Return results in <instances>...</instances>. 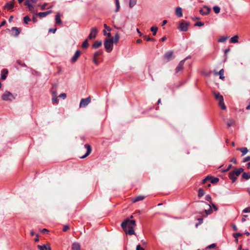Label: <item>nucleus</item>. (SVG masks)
<instances>
[{
  "mask_svg": "<svg viewBox=\"0 0 250 250\" xmlns=\"http://www.w3.org/2000/svg\"><path fill=\"white\" fill-rule=\"evenodd\" d=\"M72 250H80V245L78 243H74L72 245Z\"/></svg>",
  "mask_w": 250,
  "mask_h": 250,
  "instance_id": "a878e982",
  "label": "nucleus"
},
{
  "mask_svg": "<svg viewBox=\"0 0 250 250\" xmlns=\"http://www.w3.org/2000/svg\"><path fill=\"white\" fill-rule=\"evenodd\" d=\"M232 228L233 230L234 231H236L238 229L236 226L235 224H233L232 225Z\"/></svg>",
  "mask_w": 250,
  "mask_h": 250,
  "instance_id": "338daca9",
  "label": "nucleus"
},
{
  "mask_svg": "<svg viewBox=\"0 0 250 250\" xmlns=\"http://www.w3.org/2000/svg\"><path fill=\"white\" fill-rule=\"evenodd\" d=\"M58 99L57 97H54L52 98V101L54 104H58Z\"/></svg>",
  "mask_w": 250,
  "mask_h": 250,
  "instance_id": "a18cd8bd",
  "label": "nucleus"
},
{
  "mask_svg": "<svg viewBox=\"0 0 250 250\" xmlns=\"http://www.w3.org/2000/svg\"><path fill=\"white\" fill-rule=\"evenodd\" d=\"M104 47L107 52H110L113 49V38L106 39L104 42Z\"/></svg>",
  "mask_w": 250,
  "mask_h": 250,
  "instance_id": "f03ea898",
  "label": "nucleus"
},
{
  "mask_svg": "<svg viewBox=\"0 0 250 250\" xmlns=\"http://www.w3.org/2000/svg\"><path fill=\"white\" fill-rule=\"evenodd\" d=\"M84 147L86 149V152L84 155L80 157L81 159H84V158H86L87 156H88L91 153V151H92V148L89 144H85L84 146Z\"/></svg>",
  "mask_w": 250,
  "mask_h": 250,
  "instance_id": "0eeeda50",
  "label": "nucleus"
},
{
  "mask_svg": "<svg viewBox=\"0 0 250 250\" xmlns=\"http://www.w3.org/2000/svg\"><path fill=\"white\" fill-rule=\"evenodd\" d=\"M102 44V42L101 41H96L92 45V47L94 49H97L100 47Z\"/></svg>",
  "mask_w": 250,
  "mask_h": 250,
  "instance_id": "6ab92c4d",
  "label": "nucleus"
},
{
  "mask_svg": "<svg viewBox=\"0 0 250 250\" xmlns=\"http://www.w3.org/2000/svg\"><path fill=\"white\" fill-rule=\"evenodd\" d=\"M151 31L153 32V35L155 36L156 34L157 31L158 30V28L157 27L152 26L150 28Z\"/></svg>",
  "mask_w": 250,
  "mask_h": 250,
  "instance_id": "58836bf2",
  "label": "nucleus"
},
{
  "mask_svg": "<svg viewBox=\"0 0 250 250\" xmlns=\"http://www.w3.org/2000/svg\"><path fill=\"white\" fill-rule=\"evenodd\" d=\"M38 248L40 250H51V247L48 244H44L43 245H38Z\"/></svg>",
  "mask_w": 250,
  "mask_h": 250,
  "instance_id": "4468645a",
  "label": "nucleus"
},
{
  "mask_svg": "<svg viewBox=\"0 0 250 250\" xmlns=\"http://www.w3.org/2000/svg\"><path fill=\"white\" fill-rule=\"evenodd\" d=\"M104 28H105V29H106L108 31H111V28L109 26H107V25H106V24H104Z\"/></svg>",
  "mask_w": 250,
  "mask_h": 250,
  "instance_id": "864d4df0",
  "label": "nucleus"
},
{
  "mask_svg": "<svg viewBox=\"0 0 250 250\" xmlns=\"http://www.w3.org/2000/svg\"><path fill=\"white\" fill-rule=\"evenodd\" d=\"M57 30V28H50L48 30L49 32H52L55 33Z\"/></svg>",
  "mask_w": 250,
  "mask_h": 250,
  "instance_id": "3c124183",
  "label": "nucleus"
},
{
  "mask_svg": "<svg viewBox=\"0 0 250 250\" xmlns=\"http://www.w3.org/2000/svg\"><path fill=\"white\" fill-rule=\"evenodd\" d=\"M145 198V196L143 195H139L138 196H136V197L132 199V202L134 203H136L137 202L142 201L144 200Z\"/></svg>",
  "mask_w": 250,
  "mask_h": 250,
  "instance_id": "412c9836",
  "label": "nucleus"
},
{
  "mask_svg": "<svg viewBox=\"0 0 250 250\" xmlns=\"http://www.w3.org/2000/svg\"><path fill=\"white\" fill-rule=\"evenodd\" d=\"M242 178L246 180H248L250 179V173L249 172H243L242 174Z\"/></svg>",
  "mask_w": 250,
  "mask_h": 250,
  "instance_id": "bb28decb",
  "label": "nucleus"
},
{
  "mask_svg": "<svg viewBox=\"0 0 250 250\" xmlns=\"http://www.w3.org/2000/svg\"><path fill=\"white\" fill-rule=\"evenodd\" d=\"M237 150H239L242 152V156L245 155L248 152V149L247 147L237 148Z\"/></svg>",
  "mask_w": 250,
  "mask_h": 250,
  "instance_id": "b1692460",
  "label": "nucleus"
},
{
  "mask_svg": "<svg viewBox=\"0 0 250 250\" xmlns=\"http://www.w3.org/2000/svg\"><path fill=\"white\" fill-rule=\"evenodd\" d=\"M33 3L28 2V1H25L24 2V5L28 6L29 11H32L34 9V6L33 5Z\"/></svg>",
  "mask_w": 250,
  "mask_h": 250,
  "instance_id": "393cba45",
  "label": "nucleus"
},
{
  "mask_svg": "<svg viewBox=\"0 0 250 250\" xmlns=\"http://www.w3.org/2000/svg\"><path fill=\"white\" fill-rule=\"evenodd\" d=\"M199 221V224H201L203 222V219L202 218H199L197 219Z\"/></svg>",
  "mask_w": 250,
  "mask_h": 250,
  "instance_id": "774afa93",
  "label": "nucleus"
},
{
  "mask_svg": "<svg viewBox=\"0 0 250 250\" xmlns=\"http://www.w3.org/2000/svg\"><path fill=\"white\" fill-rule=\"evenodd\" d=\"M173 59H174L173 52L171 50L166 52L163 56L164 60L166 61L167 62H169Z\"/></svg>",
  "mask_w": 250,
  "mask_h": 250,
  "instance_id": "39448f33",
  "label": "nucleus"
},
{
  "mask_svg": "<svg viewBox=\"0 0 250 250\" xmlns=\"http://www.w3.org/2000/svg\"><path fill=\"white\" fill-rule=\"evenodd\" d=\"M204 25V22H202L201 21L197 22L195 24V26H202Z\"/></svg>",
  "mask_w": 250,
  "mask_h": 250,
  "instance_id": "de8ad7c7",
  "label": "nucleus"
},
{
  "mask_svg": "<svg viewBox=\"0 0 250 250\" xmlns=\"http://www.w3.org/2000/svg\"><path fill=\"white\" fill-rule=\"evenodd\" d=\"M228 177L231 180L232 183L235 182L237 180L236 176L234 174L232 171L229 173Z\"/></svg>",
  "mask_w": 250,
  "mask_h": 250,
  "instance_id": "f3484780",
  "label": "nucleus"
},
{
  "mask_svg": "<svg viewBox=\"0 0 250 250\" xmlns=\"http://www.w3.org/2000/svg\"><path fill=\"white\" fill-rule=\"evenodd\" d=\"M98 32V29L96 27H93L90 30V33L88 36L89 39H92L95 38Z\"/></svg>",
  "mask_w": 250,
  "mask_h": 250,
  "instance_id": "9b49d317",
  "label": "nucleus"
},
{
  "mask_svg": "<svg viewBox=\"0 0 250 250\" xmlns=\"http://www.w3.org/2000/svg\"><path fill=\"white\" fill-rule=\"evenodd\" d=\"M89 46V43L88 42V41L87 39L84 41V42H83L82 47L83 48H86L88 47Z\"/></svg>",
  "mask_w": 250,
  "mask_h": 250,
  "instance_id": "e433bc0d",
  "label": "nucleus"
},
{
  "mask_svg": "<svg viewBox=\"0 0 250 250\" xmlns=\"http://www.w3.org/2000/svg\"><path fill=\"white\" fill-rule=\"evenodd\" d=\"M211 197L209 194H208L205 196V200L206 201L210 202L211 201Z\"/></svg>",
  "mask_w": 250,
  "mask_h": 250,
  "instance_id": "8fccbe9b",
  "label": "nucleus"
},
{
  "mask_svg": "<svg viewBox=\"0 0 250 250\" xmlns=\"http://www.w3.org/2000/svg\"><path fill=\"white\" fill-rule=\"evenodd\" d=\"M243 212H244V213L250 212V207L244 208L243 210Z\"/></svg>",
  "mask_w": 250,
  "mask_h": 250,
  "instance_id": "49530a36",
  "label": "nucleus"
},
{
  "mask_svg": "<svg viewBox=\"0 0 250 250\" xmlns=\"http://www.w3.org/2000/svg\"><path fill=\"white\" fill-rule=\"evenodd\" d=\"M230 162L234 163V164H237V160L236 159V158L235 157H233L231 160H230Z\"/></svg>",
  "mask_w": 250,
  "mask_h": 250,
  "instance_id": "052dcab7",
  "label": "nucleus"
},
{
  "mask_svg": "<svg viewBox=\"0 0 250 250\" xmlns=\"http://www.w3.org/2000/svg\"><path fill=\"white\" fill-rule=\"evenodd\" d=\"M243 171L244 169L242 167H239L237 169L235 168V170H233L232 171L237 177Z\"/></svg>",
  "mask_w": 250,
  "mask_h": 250,
  "instance_id": "aec40b11",
  "label": "nucleus"
},
{
  "mask_svg": "<svg viewBox=\"0 0 250 250\" xmlns=\"http://www.w3.org/2000/svg\"><path fill=\"white\" fill-rule=\"evenodd\" d=\"M232 167V165L231 164H229L228 166V167H226V169H222L221 170V172H227L228 171V170H229L231 167Z\"/></svg>",
  "mask_w": 250,
  "mask_h": 250,
  "instance_id": "37998d69",
  "label": "nucleus"
},
{
  "mask_svg": "<svg viewBox=\"0 0 250 250\" xmlns=\"http://www.w3.org/2000/svg\"><path fill=\"white\" fill-rule=\"evenodd\" d=\"M210 11V8L206 5H204L203 8L199 10L200 13L203 16L208 15Z\"/></svg>",
  "mask_w": 250,
  "mask_h": 250,
  "instance_id": "1a4fd4ad",
  "label": "nucleus"
},
{
  "mask_svg": "<svg viewBox=\"0 0 250 250\" xmlns=\"http://www.w3.org/2000/svg\"><path fill=\"white\" fill-rule=\"evenodd\" d=\"M211 206L213 208L214 211H217L218 210V208L215 204L211 203Z\"/></svg>",
  "mask_w": 250,
  "mask_h": 250,
  "instance_id": "680f3d73",
  "label": "nucleus"
},
{
  "mask_svg": "<svg viewBox=\"0 0 250 250\" xmlns=\"http://www.w3.org/2000/svg\"><path fill=\"white\" fill-rule=\"evenodd\" d=\"M242 235V234L240 232L235 233L233 234V236L236 238L237 237L241 236Z\"/></svg>",
  "mask_w": 250,
  "mask_h": 250,
  "instance_id": "c03bdc74",
  "label": "nucleus"
},
{
  "mask_svg": "<svg viewBox=\"0 0 250 250\" xmlns=\"http://www.w3.org/2000/svg\"><path fill=\"white\" fill-rule=\"evenodd\" d=\"M238 36L235 35L230 38V42L232 43H237L238 42Z\"/></svg>",
  "mask_w": 250,
  "mask_h": 250,
  "instance_id": "7c9ffc66",
  "label": "nucleus"
},
{
  "mask_svg": "<svg viewBox=\"0 0 250 250\" xmlns=\"http://www.w3.org/2000/svg\"><path fill=\"white\" fill-rule=\"evenodd\" d=\"M126 233L129 235H135L136 233L133 229H129L128 230L126 229V232H125Z\"/></svg>",
  "mask_w": 250,
  "mask_h": 250,
  "instance_id": "f704fd0d",
  "label": "nucleus"
},
{
  "mask_svg": "<svg viewBox=\"0 0 250 250\" xmlns=\"http://www.w3.org/2000/svg\"><path fill=\"white\" fill-rule=\"evenodd\" d=\"M14 2L15 0H13L11 1L8 2L5 4L3 8L4 9H7L8 10L12 9L14 7Z\"/></svg>",
  "mask_w": 250,
  "mask_h": 250,
  "instance_id": "f8f14e48",
  "label": "nucleus"
},
{
  "mask_svg": "<svg viewBox=\"0 0 250 250\" xmlns=\"http://www.w3.org/2000/svg\"><path fill=\"white\" fill-rule=\"evenodd\" d=\"M201 202L205 203L206 205H207L209 207V208L208 209H205L204 212H205L207 215L211 214L212 212V210L211 209V207L210 205L208 204L204 201H201Z\"/></svg>",
  "mask_w": 250,
  "mask_h": 250,
  "instance_id": "4be33fe9",
  "label": "nucleus"
},
{
  "mask_svg": "<svg viewBox=\"0 0 250 250\" xmlns=\"http://www.w3.org/2000/svg\"><path fill=\"white\" fill-rule=\"evenodd\" d=\"M209 179H210V182L212 184H216L217 183L219 179L217 177H214L213 176H209Z\"/></svg>",
  "mask_w": 250,
  "mask_h": 250,
  "instance_id": "c756f323",
  "label": "nucleus"
},
{
  "mask_svg": "<svg viewBox=\"0 0 250 250\" xmlns=\"http://www.w3.org/2000/svg\"><path fill=\"white\" fill-rule=\"evenodd\" d=\"M227 125L228 126H234L235 125V122L234 120L230 119L227 123Z\"/></svg>",
  "mask_w": 250,
  "mask_h": 250,
  "instance_id": "473e14b6",
  "label": "nucleus"
},
{
  "mask_svg": "<svg viewBox=\"0 0 250 250\" xmlns=\"http://www.w3.org/2000/svg\"><path fill=\"white\" fill-rule=\"evenodd\" d=\"M214 96L216 100L219 101V105L221 108L225 110L226 109V106L224 102V98L222 95H220L219 92L214 93Z\"/></svg>",
  "mask_w": 250,
  "mask_h": 250,
  "instance_id": "20e7f679",
  "label": "nucleus"
},
{
  "mask_svg": "<svg viewBox=\"0 0 250 250\" xmlns=\"http://www.w3.org/2000/svg\"><path fill=\"white\" fill-rule=\"evenodd\" d=\"M61 17V14L60 13H57L55 16V22L57 24L61 25L62 24V21Z\"/></svg>",
  "mask_w": 250,
  "mask_h": 250,
  "instance_id": "2eb2a0df",
  "label": "nucleus"
},
{
  "mask_svg": "<svg viewBox=\"0 0 250 250\" xmlns=\"http://www.w3.org/2000/svg\"><path fill=\"white\" fill-rule=\"evenodd\" d=\"M136 250H145L143 248L141 247L140 245H138L136 247Z\"/></svg>",
  "mask_w": 250,
  "mask_h": 250,
  "instance_id": "bf43d9fd",
  "label": "nucleus"
},
{
  "mask_svg": "<svg viewBox=\"0 0 250 250\" xmlns=\"http://www.w3.org/2000/svg\"><path fill=\"white\" fill-rule=\"evenodd\" d=\"M47 3H44L41 6V9L42 10H44L45 9V7L47 5Z\"/></svg>",
  "mask_w": 250,
  "mask_h": 250,
  "instance_id": "603ef678",
  "label": "nucleus"
},
{
  "mask_svg": "<svg viewBox=\"0 0 250 250\" xmlns=\"http://www.w3.org/2000/svg\"><path fill=\"white\" fill-rule=\"evenodd\" d=\"M17 63L21 66L26 67L25 63L21 62L20 61H18Z\"/></svg>",
  "mask_w": 250,
  "mask_h": 250,
  "instance_id": "e2e57ef3",
  "label": "nucleus"
},
{
  "mask_svg": "<svg viewBox=\"0 0 250 250\" xmlns=\"http://www.w3.org/2000/svg\"><path fill=\"white\" fill-rule=\"evenodd\" d=\"M224 69H221L218 72H215V75H219L220 76V79L223 80L225 78V77L224 76Z\"/></svg>",
  "mask_w": 250,
  "mask_h": 250,
  "instance_id": "c85d7f7f",
  "label": "nucleus"
},
{
  "mask_svg": "<svg viewBox=\"0 0 250 250\" xmlns=\"http://www.w3.org/2000/svg\"><path fill=\"white\" fill-rule=\"evenodd\" d=\"M187 59V58H186L185 59L182 60L178 63L177 66L175 68V73H178L179 72L182 71L183 69V65L185 62V61Z\"/></svg>",
  "mask_w": 250,
  "mask_h": 250,
  "instance_id": "9d476101",
  "label": "nucleus"
},
{
  "mask_svg": "<svg viewBox=\"0 0 250 250\" xmlns=\"http://www.w3.org/2000/svg\"><path fill=\"white\" fill-rule=\"evenodd\" d=\"M250 160V156H248L246 157L245 158H244L243 160V162L245 163L247 162H248Z\"/></svg>",
  "mask_w": 250,
  "mask_h": 250,
  "instance_id": "09e8293b",
  "label": "nucleus"
},
{
  "mask_svg": "<svg viewBox=\"0 0 250 250\" xmlns=\"http://www.w3.org/2000/svg\"><path fill=\"white\" fill-rule=\"evenodd\" d=\"M176 14L178 17L180 18L183 15L182 14V9L181 7H177L176 8Z\"/></svg>",
  "mask_w": 250,
  "mask_h": 250,
  "instance_id": "5701e85b",
  "label": "nucleus"
},
{
  "mask_svg": "<svg viewBox=\"0 0 250 250\" xmlns=\"http://www.w3.org/2000/svg\"><path fill=\"white\" fill-rule=\"evenodd\" d=\"M52 13V10H48V11H47L45 12H39L38 13V15L41 18H44V17H46L47 15H48Z\"/></svg>",
  "mask_w": 250,
  "mask_h": 250,
  "instance_id": "a211bd4d",
  "label": "nucleus"
},
{
  "mask_svg": "<svg viewBox=\"0 0 250 250\" xmlns=\"http://www.w3.org/2000/svg\"><path fill=\"white\" fill-rule=\"evenodd\" d=\"M59 97L62 98L64 99L66 97V94L65 93H62L59 95Z\"/></svg>",
  "mask_w": 250,
  "mask_h": 250,
  "instance_id": "5fc2aeb1",
  "label": "nucleus"
},
{
  "mask_svg": "<svg viewBox=\"0 0 250 250\" xmlns=\"http://www.w3.org/2000/svg\"><path fill=\"white\" fill-rule=\"evenodd\" d=\"M204 194H205V191H204V189L202 188H200L198 190V197H202L204 195Z\"/></svg>",
  "mask_w": 250,
  "mask_h": 250,
  "instance_id": "72a5a7b5",
  "label": "nucleus"
},
{
  "mask_svg": "<svg viewBox=\"0 0 250 250\" xmlns=\"http://www.w3.org/2000/svg\"><path fill=\"white\" fill-rule=\"evenodd\" d=\"M69 229V226H68V225H65V226H63V228L62 230H63V231H67Z\"/></svg>",
  "mask_w": 250,
  "mask_h": 250,
  "instance_id": "13d9d810",
  "label": "nucleus"
},
{
  "mask_svg": "<svg viewBox=\"0 0 250 250\" xmlns=\"http://www.w3.org/2000/svg\"><path fill=\"white\" fill-rule=\"evenodd\" d=\"M90 101L91 98L90 97L85 99H82L80 102V107H85L90 103Z\"/></svg>",
  "mask_w": 250,
  "mask_h": 250,
  "instance_id": "6e6552de",
  "label": "nucleus"
},
{
  "mask_svg": "<svg viewBox=\"0 0 250 250\" xmlns=\"http://www.w3.org/2000/svg\"><path fill=\"white\" fill-rule=\"evenodd\" d=\"M8 71L7 69H3L1 71V76L0 78L1 80H5L7 77V75L8 74Z\"/></svg>",
  "mask_w": 250,
  "mask_h": 250,
  "instance_id": "dca6fc26",
  "label": "nucleus"
},
{
  "mask_svg": "<svg viewBox=\"0 0 250 250\" xmlns=\"http://www.w3.org/2000/svg\"><path fill=\"white\" fill-rule=\"evenodd\" d=\"M209 179V176L206 177L205 179L202 180V183L204 184L206 183L207 180Z\"/></svg>",
  "mask_w": 250,
  "mask_h": 250,
  "instance_id": "69168bd1",
  "label": "nucleus"
},
{
  "mask_svg": "<svg viewBox=\"0 0 250 250\" xmlns=\"http://www.w3.org/2000/svg\"><path fill=\"white\" fill-rule=\"evenodd\" d=\"M17 95H13L9 91H6L2 95L1 99L3 101L11 102L16 98Z\"/></svg>",
  "mask_w": 250,
  "mask_h": 250,
  "instance_id": "7ed1b4c3",
  "label": "nucleus"
},
{
  "mask_svg": "<svg viewBox=\"0 0 250 250\" xmlns=\"http://www.w3.org/2000/svg\"><path fill=\"white\" fill-rule=\"evenodd\" d=\"M215 247H216V244H214V243H213V244H211V245H209V246H208V248H209V249H211V248H215Z\"/></svg>",
  "mask_w": 250,
  "mask_h": 250,
  "instance_id": "0e129e2a",
  "label": "nucleus"
},
{
  "mask_svg": "<svg viewBox=\"0 0 250 250\" xmlns=\"http://www.w3.org/2000/svg\"><path fill=\"white\" fill-rule=\"evenodd\" d=\"M143 38L144 40L147 41H151V38L147 37L146 35L143 36Z\"/></svg>",
  "mask_w": 250,
  "mask_h": 250,
  "instance_id": "4d7b16f0",
  "label": "nucleus"
},
{
  "mask_svg": "<svg viewBox=\"0 0 250 250\" xmlns=\"http://www.w3.org/2000/svg\"><path fill=\"white\" fill-rule=\"evenodd\" d=\"M189 22H181L179 24L178 28L181 31L186 32L188 30V27L189 26Z\"/></svg>",
  "mask_w": 250,
  "mask_h": 250,
  "instance_id": "423d86ee",
  "label": "nucleus"
},
{
  "mask_svg": "<svg viewBox=\"0 0 250 250\" xmlns=\"http://www.w3.org/2000/svg\"><path fill=\"white\" fill-rule=\"evenodd\" d=\"M227 39L228 37L223 36L218 39V42H225Z\"/></svg>",
  "mask_w": 250,
  "mask_h": 250,
  "instance_id": "79ce46f5",
  "label": "nucleus"
},
{
  "mask_svg": "<svg viewBox=\"0 0 250 250\" xmlns=\"http://www.w3.org/2000/svg\"><path fill=\"white\" fill-rule=\"evenodd\" d=\"M12 31H15V36L17 37L20 33L21 30L20 28L17 27H13L12 28Z\"/></svg>",
  "mask_w": 250,
  "mask_h": 250,
  "instance_id": "cd10ccee",
  "label": "nucleus"
},
{
  "mask_svg": "<svg viewBox=\"0 0 250 250\" xmlns=\"http://www.w3.org/2000/svg\"><path fill=\"white\" fill-rule=\"evenodd\" d=\"M213 9L216 14H218L220 11V8L218 6H214Z\"/></svg>",
  "mask_w": 250,
  "mask_h": 250,
  "instance_id": "a19ab883",
  "label": "nucleus"
},
{
  "mask_svg": "<svg viewBox=\"0 0 250 250\" xmlns=\"http://www.w3.org/2000/svg\"><path fill=\"white\" fill-rule=\"evenodd\" d=\"M137 0H129V6L130 8H132L136 4Z\"/></svg>",
  "mask_w": 250,
  "mask_h": 250,
  "instance_id": "2f4dec72",
  "label": "nucleus"
},
{
  "mask_svg": "<svg viewBox=\"0 0 250 250\" xmlns=\"http://www.w3.org/2000/svg\"><path fill=\"white\" fill-rule=\"evenodd\" d=\"M101 54H102V51H97L94 53V57H96L100 55Z\"/></svg>",
  "mask_w": 250,
  "mask_h": 250,
  "instance_id": "6e6d98bb",
  "label": "nucleus"
},
{
  "mask_svg": "<svg viewBox=\"0 0 250 250\" xmlns=\"http://www.w3.org/2000/svg\"><path fill=\"white\" fill-rule=\"evenodd\" d=\"M115 5H116V9L115 10V11L116 12H117L119 9H120V3H119V0H115Z\"/></svg>",
  "mask_w": 250,
  "mask_h": 250,
  "instance_id": "c9c22d12",
  "label": "nucleus"
},
{
  "mask_svg": "<svg viewBox=\"0 0 250 250\" xmlns=\"http://www.w3.org/2000/svg\"><path fill=\"white\" fill-rule=\"evenodd\" d=\"M136 226V221L134 220H130L127 218L121 224V227L125 232H126L127 228L133 229Z\"/></svg>",
  "mask_w": 250,
  "mask_h": 250,
  "instance_id": "f257e3e1",
  "label": "nucleus"
},
{
  "mask_svg": "<svg viewBox=\"0 0 250 250\" xmlns=\"http://www.w3.org/2000/svg\"><path fill=\"white\" fill-rule=\"evenodd\" d=\"M112 38H113V42L117 43L119 39V35L118 33H117L115 36L114 37H112Z\"/></svg>",
  "mask_w": 250,
  "mask_h": 250,
  "instance_id": "ea45409f",
  "label": "nucleus"
},
{
  "mask_svg": "<svg viewBox=\"0 0 250 250\" xmlns=\"http://www.w3.org/2000/svg\"><path fill=\"white\" fill-rule=\"evenodd\" d=\"M31 20V19L28 16H26L23 18V22L25 24H27L28 21H30Z\"/></svg>",
  "mask_w": 250,
  "mask_h": 250,
  "instance_id": "4c0bfd02",
  "label": "nucleus"
},
{
  "mask_svg": "<svg viewBox=\"0 0 250 250\" xmlns=\"http://www.w3.org/2000/svg\"><path fill=\"white\" fill-rule=\"evenodd\" d=\"M80 54V51L79 50H77L71 59V62L74 63L76 62L78 60V58L79 57Z\"/></svg>",
  "mask_w": 250,
  "mask_h": 250,
  "instance_id": "ddd939ff",
  "label": "nucleus"
}]
</instances>
